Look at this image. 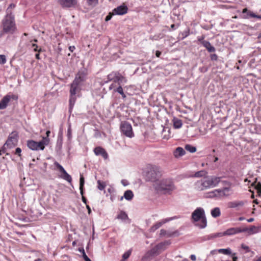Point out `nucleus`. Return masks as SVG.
<instances>
[{"label": "nucleus", "mask_w": 261, "mask_h": 261, "mask_svg": "<svg viewBox=\"0 0 261 261\" xmlns=\"http://www.w3.org/2000/svg\"><path fill=\"white\" fill-rule=\"evenodd\" d=\"M134 196V195L132 191L130 190H127L126 191H125L123 196H122L120 198V200H122L123 199V198H124L126 200L128 201L131 200L133 198Z\"/></svg>", "instance_id": "obj_23"}, {"label": "nucleus", "mask_w": 261, "mask_h": 261, "mask_svg": "<svg viewBox=\"0 0 261 261\" xmlns=\"http://www.w3.org/2000/svg\"><path fill=\"white\" fill-rule=\"evenodd\" d=\"M82 201L85 203H86V202H87V200H86V198L85 197H84L83 196H82Z\"/></svg>", "instance_id": "obj_61"}, {"label": "nucleus", "mask_w": 261, "mask_h": 261, "mask_svg": "<svg viewBox=\"0 0 261 261\" xmlns=\"http://www.w3.org/2000/svg\"><path fill=\"white\" fill-rule=\"evenodd\" d=\"M223 236H225L224 231L210 234L206 237V240H211V239H215L216 238H221Z\"/></svg>", "instance_id": "obj_25"}, {"label": "nucleus", "mask_w": 261, "mask_h": 261, "mask_svg": "<svg viewBox=\"0 0 261 261\" xmlns=\"http://www.w3.org/2000/svg\"><path fill=\"white\" fill-rule=\"evenodd\" d=\"M54 164L55 166L59 169V171L61 172V174L59 175V177L62 179L67 181L69 183H71L72 181V177L66 172V171L63 167V166L57 162H55Z\"/></svg>", "instance_id": "obj_13"}, {"label": "nucleus", "mask_w": 261, "mask_h": 261, "mask_svg": "<svg viewBox=\"0 0 261 261\" xmlns=\"http://www.w3.org/2000/svg\"><path fill=\"white\" fill-rule=\"evenodd\" d=\"M221 177L214 175L206 176L201 180L197 181L195 185L198 190H205L218 186L221 181Z\"/></svg>", "instance_id": "obj_2"}, {"label": "nucleus", "mask_w": 261, "mask_h": 261, "mask_svg": "<svg viewBox=\"0 0 261 261\" xmlns=\"http://www.w3.org/2000/svg\"><path fill=\"white\" fill-rule=\"evenodd\" d=\"M186 153L185 150L181 147H178L173 152L174 156L176 158H179L184 155Z\"/></svg>", "instance_id": "obj_22"}, {"label": "nucleus", "mask_w": 261, "mask_h": 261, "mask_svg": "<svg viewBox=\"0 0 261 261\" xmlns=\"http://www.w3.org/2000/svg\"><path fill=\"white\" fill-rule=\"evenodd\" d=\"M176 219H177L176 216L164 219L162 220L161 221L155 223L150 228V231L153 232V231H155L156 229H158V228H159L161 226H162L165 223L168 222L170 221L175 220Z\"/></svg>", "instance_id": "obj_14"}, {"label": "nucleus", "mask_w": 261, "mask_h": 261, "mask_svg": "<svg viewBox=\"0 0 261 261\" xmlns=\"http://www.w3.org/2000/svg\"><path fill=\"white\" fill-rule=\"evenodd\" d=\"M89 6L92 7L95 6L98 4V0H87Z\"/></svg>", "instance_id": "obj_37"}, {"label": "nucleus", "mask_w": 261, "mask_h": 261, "mask_svg": "<svg viewBox=\"0 0 261 261\" xmlns=\"http://www.w3.org/2000/svg\"><path fill=\"white\" fill-rule=\"evenodd\" d=\"M50 134V130H47L46 132V136L45 137H47V138H49L48 137H49Z\"/></svg>", "instance_id": "obj_59"}, {"label": "nucleus", "mask_w": 261, "mask_h": 261, "mask_svg": "<svg viewBox=\"0 0 261 261\" xmlns=\"http://www.w3.org/2000/svg\"><path fill=\"white\" fill-rule=\"evenodd\" d=\"M185 149L191 153H194L196 151V148L195 146H192L190 144H187L185 146Z\"/></svg>", "instance_id": "obj_35"}, {"label": "nucleus", "mask_w": 261, "mask_h": 261, "mask_svg": "<svg viewBox=\"0 0 261 261\" xmlns=\"http://www.w3.org/2000/svg\"><path fill=\"white\" fill-rule=\"evenodd\" d=\"M32 46V48H33V49L34 51H38V49H37L38 46L36 44L33 43ZM39 51L40 50H38V51Z\"/></svg>", "instance_id": "obj_50"}, {"label": "nucleus", "mask_w": 261, "mask_h": 261, "mask_svg": "<svg viewBox=\"0 0 261 261\" xmlns=\"http://www.w3.org/2000/svg\"><path fill=\"white\" fill-rule=\"evenodd\" d=\"M210 57L212 61H216L218 59L217 55L215 54H211Z\"/></svg>", "instance_id": "obj_47"}, {"label": "nucleus", "mask_w": 261, "mask_h": 261, "mask_svg": "<svg viewBox=\"0 0 261 261\" xmlns=\"http://www.w3.org/2000/svg\"><path fill=\"white\" fill-rule=\"evenodd\" d=\"M18 97L17 95L9 93L6 95L0 101V110L5 109L11 100H17Z\"/></svg>", "instance_id": "obj_11"}, {"label": "nucleus", "mask_w": 261, "mask_h": 261, "mask_svg": "<svg viewBox=\"0 0 261 261\" xmlns=\"http://www.w3.org/2000/svg\"><path fill=\"white\" fill-rule=\"evenodd\" d=\"M85 181L84 178L82 175H80V190L81 195H83V188L84 185Z\"/></svg>", "instance_id": "obj_32"}, {"label": "nucleus", "mask_w": 261, "mask_h": 261, "mask_svg": "<svg viewBox=\"0 0 261 261\" xmlns=\"http://www.w3.org/2000/svg\"><path fill=\"white\" fill-rule=\"evenodd\" d=\"M6 57L4 55H0V64H4L6 63Z\"/></svg>", "instance_id": "obj_41"}, {"label": "nucleus", "mask_w": 261, "mask_h": 261, "mask_svg": "<svg viewBox=\"0 0 261 261\" xmlns=\"http://www.w3.org/2000/svg\"><path fill=\"white\" fill-rule=\"evenodd\" d=\"M15 7V4H11L9 5V7H8V8L7 9V10H6V14H7V11H8V10H11V11H12L11 9H14Z\"/></svg>", "instance_id": "obj_48"}, {"label": "nucleus", "mask_w": 261, "mask_h": 261, "mask_svg": "<svg viewBox=\"0 0 261 261\" xmlns=\"http://www.w3.org/2000/svg\"><path fill=\"white\" fill-rule=\"evenodd\" d=\"M190 258L193 261H195L196 259V256L194 254H192L190 255Z\"/></svg>", "instance_id": "obj_54"}, {"label": "nucleus", "mask_w": 261, "mask_h": 261, "mask_svg": "<svg viewBox=\"0 0 261 261\" xmlns=\"http://www.w3.org/2000/svg\"><path fill=\"white\" fill-rule=\"evenodd\" d=\"M110 81H113V83L110 85L109 89L113 90V93H115L116 89L118 88L119 85L127 82L126 78L117 71H113L109 74L107 76V80L103 81V83H107Z\"/></svg>", "instance_id": "obj_3"}, {"label": "nucleus", "mask_w": 261, "mask_h": 261, "mask_svg": "<svg viewBox=\"0 0 261 261\" xmlns=\"http://www.w3.org/2000/svg\"><path fill=\"white\" fill-rule=\"evenodd\" d=\"M257 192L258 195L260 196H261V189L260 190H257Z\"/></svg>", "instance_id": "obj_63"}, {"label": "nucleus", "mask_w": 261, "mask_h": 261, "mask_svg": "<svg viewBox=\"0 0 261 261\" xmlns=\"http://www.w3.org/2000/svg\"><path fill=\"white\" fill-rule=\"evenodd\" d=\"M218 253H222L225 255H230L231 254V250L230 248H225V249H218Z\"/></svg>", "instance_id": "obj_33"}, {"label": "nucleus", "mask_w": 261, "mask_h": 261, "mask_svg": "<svg viewBox=\"0 0 261 261\" xmlns=\"http://www.w3.org/2000/svg\"><path fill=\"white\" fill-rule=\"evenodd\" d=\"M261 231L260 226H255L251 225L249 228L243 227L242 232H247L249 235H252L257 233Z\"/></svg>", "instance_id": "obj_17"}, {"label": "nucleus", "mask_w": 261, "mask_h": 261, "mask_svg": "<svg viewBox=\"0 0 261 261\" xmlns=\"http://www.w3.org/2000/svg\"><path fill=\"white\" fill-rule=\"evenodd\" d=\"M117 218L123 221L127 220L128 219V216L126 213L123 211H121L119 214L117 216Z\"/></svg>", "instance_id": "obj_31"}, {"label": "nucleus", "mask_w": 261, "mask_h": 261, "mask_svg": "<svg viewBox=\"0 0 261 261\" xmlns=\"http://www.w3.org/2000/svg\"><path fill=\"white\" fill-rule=\"evenodd\" d=\"M244 203L242 201H230L228 203L229 208H236L239 206H242Z\"/></svg>", "instance_id": "obj_24"}, {"label": "nucleus", "mask_w": 261, "mask_h": 261, "mask_svg": "<svg viewBox=\"0 0 261 261\" xmlns=\"http://www.w3.org/2000/svg\"><path fill=\"white\" fill-rule=\"evenodd\" d=\"M211 213L212 217H213L214 218L218 217L221 215L220 209L217 207L212 210Z\"/></svg>", "instance_id": "obj_27"}, {"label": "nucleus", "mask_w": 261, "mask_h": 261, "mask_svg": "<svg viewBox=\"0 0 261 261\" xmlns=\"http://www.w3.org/2000/svg\"><path fill=\"white\" fill-rule=\"evenodd\" d=\"M49 142V139L47 137H43L42 140L37 142L34 140H28L27 142L28 147L33 150H43L45 146L47 145Z\"/></svg>", "instance_id": "obj_8"}, {"label": "nucleus", "mask_w": 261, "mask_h": 261, "mask_svg": "<svg viewBox=\"0 0 261 261\" xmlns=\"http://www.w3.org/2000/svg\"><path fill=\"white\" fill-rule=\"evenodd\" d=\"M62 141H63L62 136H59L58 137L57 147H59V148H60L62 146Z\"/></svg>", "instance_id": "obj_38"}, {"label": "nucleus", "mask_w": 261, "mask_h": 261, "mask_svg": "<svg viewBox=\"0 0 261 261\" xmlns=\"http://www.w3.org/2000/svg\"><path fill=\"white\" fill-rule=\"evenodd\" d=\"M17 142V136L15 135L10 136L9 137L8 140L5 143V145L9 148L14 147Z\"/></svg>", "instance_id": "obj_19"}, {"label": "nucleus", "mask_w": 261, "mask_h": 261, "mask_svg": "<svg viewBox=\"0 0 261 261\" xmlns=\"http://www.w3.org/2000/svg\"><path fill=\"white\" fill-rule=\"evenodd\" d=\"M98 186L97 188L99 190H103L105 188L106 184L103 182H101L100 180L97 181Z\"/></svg>", "instance_id": "obj_36"}, {"label": "nucleus", "mask_w": 261, "mask_h": 261, "mask_svg": "<svg viewBox=\"0 0 261 261\" xmlns=\"http://www.w3.org/2000/svg\"><path fill=\"white\" fill-rule=\"evenodd\" d=\"M242 248L243 249H245V250H247V251H249V247H248V246H246V245H244V244H242Z\"/></svg>", "instance_id": "obj_52"}, {"label": "nucleus", "mask_w": 261, "mask_h": 261, "mask_svg": "<svg viewBox=\"0 0 261 261\" xmlns=\"http://www.w3.org/2000/svg\"><path fill=\"white\" fill-rule=\"evenodd\" d=\"M120 129L123 134L128 138H132L134 136L132 125L128 122H122Z\"/></svg>", "instance_id": "obj_12"}, {"label": "nucleus", "mask_w": 261, "mask_h": 261, "mask_svg": "<svg viewBox=\"0 0 261 261\" xmlns=\"http://www.w3.org/2000/svg\"><path fill=\"white\" fill-rule=\"evenodd\" d=\"M2 23L3 31L5 33L13 34L17 29L14 15L11 10L7 11V14L3 19Z\"/></svg>", "instance_id": "obj_4"}, {"label": "nucleus", "mask_w": 261, "mask_h": 261, "mask_svg": "<svg viewBox=\"0 0 261 261\" xmlns=\"http://www.w3.org/2000/svg\"><path fill=\"white\" fill-rule=\"evenodd\" d=\"M173 126L175 128H179L182 126V123L181 120L174 118L173 119Z\"/></svg>", "instance_id": "obj_28"}, {"label": "nucleus", "mask_w": 261, "mask_h": 261, "mask_svg": "<svg viewBox=\"0 0 261 261\" xmlns=\"http://www.w3.org/2000/svg\"><path fill=\"white\" fill-rule=\"evenodd\" d=\"M222 182L223 184L226 185L230 186L231 185L230 182L228 181L225 180V181H222Z\"/></svg>", "instance_id": "obj_57"}, {"label": "nucleus", "mask_w": 261, "mask_h": 261, "mask_svg": "<svg viewBox=\"0 0 261 261\" xmlns=\"http://www.w3.org/2000/svg\"><path fill=\"white\" fill-rule=\"evenodd\" d=\"M191 220L199 228H205L207 226V220L204 209L200 207L196 208L192 213Z\"/></svg>", "instance_id": "obj_5"}, {"label": "nucleus", "mask_w": 261, "mask_h": 261, "mask_svg": "<svg viewBox=\"0 0 261 261\" xmlns=\"http://www.w3.org/2000/svg\"><path fill=\"white\" fill-rule=\"evenodd\" d=\"M121 183L124 186H126L128 185V183L127 182V181L126 180H121Z\"/></svg>", "instance_id": "obj_56"}, {"label": "nucleus", "mask_w": 261, "mask_h": 261, "mask_svg": "<svg viewBox=\"0 0 261 261\" xmlns=\"http://www.w3.org/2000/svg\"><path fill=\"white\" fill-rule=\"evenodd\" d=\"M170 244V241H165L157 244L149 251L150 255L152 256L158 255L161 251L166 249L167 246Z\"/></svg>", "instance_id": "obj_10"}, {"label": "nucleus", "mask_w": 261, "mask_h": 261, "mask_svg": "<svg viewBox=\"0 0 261 261\" xmlns=\"http://www.w3.org/2000/svg\"><path fill=\"white\" fill-rule=\"evenodd\" d=\"M254 261H261V256Z\"/></svg>", "instance_id": "obj_64"}, {"label": "nucleus", "mask_w": 261, "mask_h": 261, "mask_svg": "<svg viewBox=\"0 0 261 261\" xmlns=\"http://www.w3.org/2000/svg\"><path fill=\"white\" fill-rule=\"evenodd\" d=\"M207 172L204 170H200L195 173L194 174L191 175L190 177H201L204 176Z\"/></svg>", "instance_id": "obj_29"}, {"label": "nucleus", "mask_w": 261, "mask_h": 261, "mask_svg": "<svg viewBox=\"0 0 261 261\" xmlns=\"http://www.w3.org/2000/svg\"><path fill=\"white\" fill-rule=\"evenodd\" d=\"M189 34H190L189 29H188L187 30L183 32L182 33V39L186 38L187 36H188L189 35Z\"/></svg>", "instance_id": "obj_45"}, {"label": "nucleus", "mask_w": 261, "mask_h": 261, "mask_svg": "<svg viewBox=\"0 0 261 261\" xmlns=\"http://www.w3.org/2000/svg\"><path fill=\"white\" fill-rule=\"evenodd\" d=\"M255 183H256V181H254V182H253L252 184H251V186H255V189L256 190H260L261 189V183L260 182H258L257 183L256 185H255Z\"/></svg>", "instance_id": "obj_42"}, {"label": "nucleus", "mask_w": 261, "mask_h": 261, "mask_svg": "<svg viewBox=\"0 0 261 261\" xmlns=\"http://www.w3.org/2000/svg\"><path fill=\"white\" fill-rule=\"evenodd\" d=\"M86 207H87V208L88 209V213H89V214H90V213H91V208H90V207L89 205H86Z\"/></svg>", "instance_id": "obj_58"}, {"label": "nucleus", "mask_w": 261, "mask_h": 261, "mask_svg": "<svg viewBox=\"0 0 261 261\" xmlns=\"http://www.w3.org/2000/svg\"><path fill=\"white\" fill-rule=\"evenodd\" d=\"M230 188L224 187L221 189H215L206 193V197L219 199L223 197L228 196L230 195Z\"/></svg>", "instance_id": "obj_7"}, {"label": "nucleus", "mask_w": 261, "mask_h": 261, "mask_svg": "<svg viewBox=\"0 0 261 261\" xmlns=\"http://www.w3.org/2000/svg\"><path fill=\"white\" fill-rule=\"evenodd\" d=\"M6 147H7L5 145L2 147V148L0 150V155H2V153H4L6 152Z\"/></svg>", "instance_id": "obj_49"}, {"label": "nucleus", "mask_w": 261, "mask_h": 261, "mask_svg": "<svg viewBox=\"0 0 261 261\" xmlns=\"http://www.w3.org/2000/svg\"><path fill=\"white\" fill-rule=\"evenodd\" d=\"M75 46H70L69 47V50L71 51V52H73L74 51V50L75 49Z\"/></svg>", "instance_id": "obj_55"}, {"label": "nucleus", "mask_w": 261, "mask_h": 261, "mask_svg": "<svg viewBox=\"0 0 261 261\" xmlns=\"http://www.w3.org/2000/svg\"><path fill=\"white\" fill-rule=\"evenodd\" d=\"M204 38H205V36L203 35H202L201 36H198L197 37V40L201 44H203V42H205L206 41V40H204Z\"/></svg>", "instance_id": "obj_44"}, {"label": "nucleus", "mask_w": 261, "mask_h": 261, "mask_svg": "<svg viewBox=\"0 0 261 261\" xmlns=\"http://www.w3.org/2000/svg\"><path fill=\"white\" fill-rule=\"evenodd\" d=\"M241 17L244 19L250 18H256L261 19V15H257L253 12L249 11L247 8H244L242 10Z\"/></svg>", "instance_id": "obj_16"}, {"label": "nucleus", "mask_w": 261, "mask_h": 261, "mask_svg": "<svg viewBox=\"0 0 261 261\" xmlns=\"http://www.w3.org/2000/svg\"><path fill=\"white\" fill-rule=\"evenodd\" d=\"M154 187L156 191L163 194H170L175 189L173 182L170 179L158 180L155 182Z\"/></svg>", "instance_id": "obj_6"}, {"label": "nucleus", "mask_w": 261, "mask_h": 261, "mask_svg": "<svg viewBox=\"0 0 261 261\" xmlns=\"http://www.w3.org/2000/svg\"><path fill=\"white\" fill-rule=\"evenodd\" d=\"M83 257L85 261H91V259L86 255L84 249H82Z\"/></svg>", "instance_id": "obj_43"}, {"label": "nucleus", "mask_w": 261, "mask_h": 261, "mask_svg": "<svg viewBox=\"0 0 261 261\" xmlns=\"http://www.w3.org/2000/svg\"><path fill=\"white\" fill-rule=\"evenodd\" d=\"M115 92H118L120 95H121L123 98H125L126 97V95L123 92V90L121 85H119L118 88L116 89Z\"/></svg>", "instance_id": "obj_34"}, {"label": "nucleus", "mask_w": 261, "mask_h": 261, "mask_svg": "<svg viewBox=\"0 0 261 261\" xmlns=\"http://www.w3.org/2000/svg\"><path fill=\"white\" fill-rule=\"evenodd\" d=\"M161 176L160 168L156 165H151L147 173V177L149 180L156 182Z\"/></svg>", "instance_id": "obj_9"}, {"label": "nucleus", "mask_w": 261, "mask_h": 261, "mask_svg": "<svg viewBox=\"0 0 261 261\" xmlns=\"http://www.w3.org/2000/svg\"><path fill=\"white\" fill-rule=\"evenodd\" d=\"M67 136L68 140H70L72 138V130L70 124L69 125L68 127Z\"/></svg>", "instance_id": "obj_39"}, {"label": "nucleus", "mask_w": 261, "mask_h": 261, "mask_svg": "<svg viewBox=\"0 0 261 261\" xmlns=\"http://www.w3.org/2000/svg\"><path fill=\"white\" fill-rule=\"evenodd\" d=\"M128 11L127 7L125 5L123 4L120 5L117 8L114 9L112 12L113 15H123L127 13Z\"/></svg>", "instance_id": "obj_15"}, {"label": "nucleus", "mask_w": 261, "mask_h": 261, "mask_svg": "<svg viewBox=\"0 0 261 261\" xmlns=\"http://www.w3.org/2000/svg\"><path fill=\"white\" fill-rule=\"evenodd\" d=\"M131 252H132V250L130 249L128 250L127 251L125 252L123 254V256H122L123 259H127L129 257V256L130 255Z\"/></svg>", "instance_id": "obj_40"}, {"label": "nucleus", "mask_w": 261, "mask_h": 261, "mask_svg": "<svg viewBox=\"0 0 261 261\" xmlns=\"http://www.w3.org/2000/svg\"><path fill=\"white\" fill-rule=\"evenodd\" d=\"M176 232H168L165 229H161L160 230V236H166L167 237H171L172 236H173Z\"/></svg>", "instance_id": "obj_30"}, {"label": "nucleus", "mask_w": 261, "mask_h": 261, "mask_svg": "<svg viewBox=\"0 0 261 261\" xmlns=\"http://www.w3.org/2000/svg\"><path fill=\"white\" fill-rule=\"evenodd\" d=\"M59 4L63 8L75 7L77 4V0H59Z\"/></svg>", "instance_id": "obj_18"}, {"label": "nucleus", "mask_w": 261, "mask_h": 261, "mask_svg": "<svg viewBox=\"0 0 261 261\" xmlns=\"http://www.w3.org/2000/svg\"><path fill=\"white\" fill-rule=\"evenodd\" d=\"M21 149L17 147L15 149V154L18 155L19 156H21Z\"/></svg>", "instance_id": "obj_46"}, {"label": "nucleus", "mask_w": 261, "mask_h": 261, "mask_svg": "<svg viewBox=\"0 0 261 261\" xmlns=\"http://www.w3.org/2000/svg\"><path fill=\"white\" fill-rule=\"evenodd\" d=\"M254 220V218H251L247 220V222H252Z\"/></svg>", "instance_id": "obj_60"}, {"label": "nucleus", "mask_w": 261, "mask_h": 261, "mask_svg": "<svg viewBox=\"0 0 261 261\" xmlns=\"http://www.w3.org/2000/svg\"><path fill=\"white\" fill-rule=\"evenodd\" d=\"M217 253H218V249H214V250H212V251L210 252V254H211V255H214V254H217Z\"/></svg>", "instance_id": "obj_51"}, {"label": "nucleus", "mask_w": 261, "mask_h": 261, "mask_svg": "<svg viewBox=\"0 0 261 261\" xmlns=\"http://www.w3.org/2000/svg\"><path fill=\"white\" fill-rule=\"evenodd\" d=\"M94 152L96 155H101L105 159H107L108 158V154L106 151L100 146L96 147L94 149Z\"/></svg>", "instance_id": "obj_21"}, {"label": "nucleus", "mask_w": 261, "mask_h": 261, "mask_svg": "<svg viewBox=\"0 0 261 261\" xmlns=\"http://www.w3.org/2000/svg\"><path fill=\"white\" fill-rule=\"evenodd\" d=\"M242 232V228L241 227H231L224 231L225 236H233L238 233Z\"/></svg>", "instance_id": "obj_20"}, {"label": "nucleus", "mask_w": 261, "mask_h": 261, "mask_svg": "<svg viewBox=\"0 0 261 261\" xmlns=\"http://www.w3.org/2000/svg\"><path fill=\"white\" fill-rule=\"evenodd\" d=\"M112 13H110V15H108L106 17V21H109L111 19L112 16H111Z\"/></svg>", "instance_id": "obj_53"}, {"label": "nucleus", "mask_w": 261, "mask_h": 261, "mask_svg": "<svg viewBox=\"0 0 261 261\" xmlns=\"http://www.w3.org/2000/svg\"><path fill=\"white\" fill-rule=\"evenodd\" d=\"M202 45L205 47L207 51L210 53L215 52L216 51L215 48L212 46L211 43L208 41L203 42Z\"/></svg>", "instance_id": "obj_26"}, {"label": "nucleus", "mask_w": 261, "mask_h": 261, "mask_svg": "<svg viewBox=\"0 0 261 261\" xmlns=\"http://www.w3.org/2000/svg\"><path fill=\"white\" fill-rule=\"evenodd\" d=\"M161 55V53L160 51H156V56L158 57H160V55Z\"/></svg>", "instance_id": "obj_62"}, {"label": "nucleus", "mask_w": 261, "mask_h": 261, "mask_svg": "<svg viewBox=\"0 0 261 261\" xmlns=\"http://www.w3.org/2000/svg\"><path fill=\"white\" fill-rule=\"evenodd\" d=\"M85 75L84 73H78L72 83L71 84L70 90V97L69 99L70 109L73 107L76 101V97L79 96L80 90L81 83L85 80Z\"/></svg>", "instance_id": "obj_1"}]
</instances>
